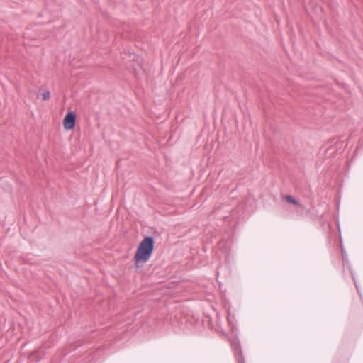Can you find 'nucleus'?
I'll use <instances>...</instances> for the list:
<instances>
[{
    "instance_id": "3",
    "label": "nucleus",
    "mask_w": 363,
    "mask_h": 363,
    "mask_svg": "<svg viewBox=\"0 0 363 363\" xmlns=\"http://www.w3.org/2000/svg\"><path fill=\"white\" fill-rule=\"evenodd\" d=\"M284 199L289 203H292L296 206L299 205V202L291 195H286Z\"/></svg>"
},
{
    "instance_id": "1",
    "label": "nucleus",
    "mask_w": 363,
    "mask_h": 363,
    "mask_svg": "<svg viewBox=\"0 0 363 363\" xmlns=\"http://www.w3.org/2000/svg\"><path fill=\"white\" fill-rule=\"evenodd\" d=\"M155 241L152 236L145 237L139 244L134 256L135 263L146 262L150 258L154 250Z\"/></svg>"
},
{
    "instance_id": "6",
    "label": "nucleus",
    "mask_w": 363,
    "mask_h": 363,
    "mask_svg": "<svg viewBox=\"0 0 363 363\" xmlns=\"http://www.w3.org/2000/svg\"><path fill=\"white\" fill-rule=\"evenodd\" d=\"M342 257L343 262L346 261L347 255H346L345 252L343 250H342Z\"/></svg>"
},
{
    "instance_id": "5",
    "label": "nucleus",
    "mask_w": 363,
    "mask_h": 363,
    "mask_svg": "<svg viewBox=\"0 0 363 363\" xmlns=\"http://www.w3.org/2000/svg\"><path fill=\"white\" fill-rule=\"evenodd\" d=\"M50 99V91H46L42 94V99L43 101H47Z\"/></svg>"
},
{
    "instance_id": "4",
    "label": "nucleus",
    "mask_w": 363,
    "mask_h": 363,
    "mask_svg": "<svg viewBox=\"0 0 363 363\" xmlns=\"http://www.w3.org/2000/svg\"><path fill=\"white\" fill-rule=\"evenodd\" d=\"M236 356H237V360H238V363H245V359L242 355V350L240 348L237 352Z\"/></svg>"
},
{
    "instance_id": "2",
    "label": "nucleus",
    "mask_w": 363,
    "mask_h": 363,
    "mask_svg": "<svg viewBox=\"0 0 363 363\" xmlns=\"http://www.w3.org/2000/svg\"><path fill=\"white\" fill-rule=\"evenodd\" d=\"M76 123V114L74 111H69L63 120L64 128L70 130L74 128Z\"/></svg>"
}]
</instances>
